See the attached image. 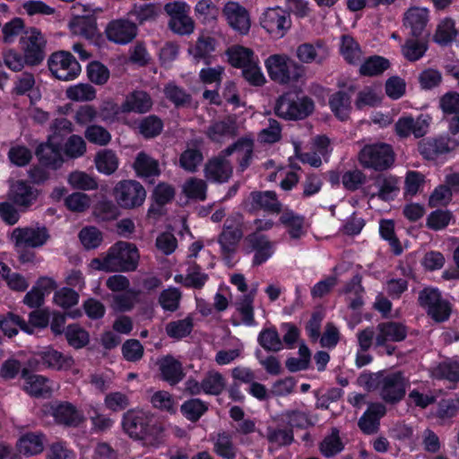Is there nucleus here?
Segmentation results:
<instances>
[{
    "instance_id": "obj_1",
    "label": "nucleus",
    "mask_w": 459,
    "mask_h": 459,
    "mask_svg": "<svg viewBox=\"0 0 459 459\" xmlns=\"http://www.w3.org/2000/svg\"><path fill=\"white\" fill-rule=\"evenodd\" d=\"M121 424L123 430L134 439L155 446L163 442L164 429L148 411L128 410L123 414Z\"/></svg>"
},
{
    "instance_id": "obj_2",
    "label": "nucleus",
    "mask_w": 459,
    "mask_h": 459,
    "mask_svg": "<svg viewBox=\"0 0 459 459\" xmlns=\"http://www.w3.org/2000/svg\"><path fill=\"white\" fill-rule=\"evenodd\" d=\"M139 252L136 246L126 241L112 245L105 256L96 258L93 263L98 268L107 272H133L138 266Z\"/></svg>"
},
{
    "instance_id": "obj_3",
    "label": "nucleus",
    "mask_w": 459,
    "mask_h": 459,
    "mask_svg": "<svg viewBox=\"0 0 459 459\" xmlns=\"http://www.w3.org/2000/svg\"><path fill=\"white\" fill-rule=\"evenodd\" d=\"M243 238V217L237 213L226 219L217 242L220 246L221 260L228 267L236 264V255L239 242Z\"/></svg>"
},
{
    "instance_id": "obj_4",
    "label": "nucleus",
    "mask_w": 459,
    "mask_h": 459,
    "mask_svg": "<svg viewBox=\"0 0 459 459\" xmlns=\"http://www.w3.org/2000/svg\"><path fill=\"white\" fill-rule=\"evenodd\" d=\"M270 79L279 84L296 83L305 75V67L285 54H273L264 61Z\"/></svg>"
},
{
    "instance_id": "obj_5",
    "label": "nucleus",
    "mask_w": 459,
    "mask_h": 459,
    "mask_svg": "<svg viewBox=\"0 0 459 459\" xmlns=\"http://www.w3.org/2000/svg\"><path fill=\"white\" fill-rule=\"evenodd\" d=\"M395 154L392 145L385 143L366 144L359 153V160L364 169L384 171L394 163Z\"/></svg>"
},
{
    "instance_id": "obj_6",
    "label": "nucleus",
    "mask_w": 459,
    "mask_h": 459,
    "mask_svg": "<svg viewBox=\"0 0 459 459\" xmlns=\"http://www.w3.org/2000/svg\"><path fill=\"white\" fill-rule=\"evenodd\" d=\"M314 108L315 104L310 98H298L285 93L277 100L274 113L285 120H301L312 114Z\"/></svg>"
},
{
    "instance_id": "obj_7",
    "label": "nucleus",
    "mask_w": 459,
    "mask_h": 459,
    "mask_svg": "<svg viewBox=\"0 0 459 459\" xmlns=\"http://www.w3.org/2000/svg\"><path fill=\"white\" fill-rule=\"evenodd\" d=\"M407 380L401 371L384 373L382 371L376 375V388L383 401L394 404L405 395Z\"/></svg>"
},
{
    "instance_id": "obj_8",
    "label": "nucleus",
    "mask_w": 459,
    "mask_h": 459,
    "mask_svg": "<svg viewBox=\"0 0 459 459\" xmlns=\"http://www.w3.org/2000/svg\"><path fill=\"white\" fill-rule=\"evenodd\" d=\"M244 249L247 254H253L252 266L257 267L265 264L274 255L276 243L270 240L267 235L251 232L245 238Z\"/></svg>"
},
{
    "instance_id": "obj_9",
    "label": "nucleus",
    "mask_w": 459,
    "mask_h": 459,
    "mask_svg": "<svg viewBox=\"0 0 459 459\" xmlns=\"http://www.w3.org/2000/svg\"><path fill=\"white\" fill-rule=\"evenodd\" d=\"M51 74L60 81H72L81 73V65L75 57L68 51L53 53L48 60Z\"/></svg>"
},
{
    "instance_id": "obj_10",
    "label": "nucleus",
    "mask_w": 459,
    "mask_h": 459,
    "mask_svg": "<svg viewBox=\"0 0 459 459\" xmlns=\"http://www.w3.org/2000/svg\"><path fill=\"white\" fill-rule=\"evenodd\" d=\"M113 194L117 204L124 209L139 207L146 198L144 187L136 180L119 181Z\"/></svg>"
},
{
    "instance_id": "obj_11",
    "label": "nucleus",
    "mask_w": 459,
    "mask_h": 459,
    "mask_svg": "<svg viewBox=\"0 0 459 459\" xmlns=\"http://www.w3.org/2000/svg\"><path fill=\"white\" fill-rule=\"evenodd\" d=\"M47 41L42 33L36 28L25 31L20 39V45L27 60V65H40L46 56Z\"/></svg>"
},
{
    "instance_id": "obj_12",
    "label": "nucleus",
    "mask_w": 459,
    "mask_h": 459,
    "mask_svg": "<svg viewBox=\"0 0 459 459\" xmlns=\"http://www.w3.org/2000/svg\"><path fill=\"white\" fill-rule=\"evenodd\" d=\"M245 209L250 213L263 211L269 214H279L282 212V204L275 191H252L244 201Z\"/></svg>"
},
{
    "instance_id": "obj_13",
    "label": "nucleus",
    "mask_w": 459,
    "mask_h": 459,
    "mask_svg": "<svg viewBox=\"0 0 459 459\" xmlns=\"http://www.w3.org/2000/svg\"><path fill=\"white\" fill-rule=\"evenodd\" d=\"M260 24L269 34L281 39L291 27L290 14L280 7L268 8L263 13Z\"/></svg>"
},
{
    "instance_id": "obj_14",
    "label": "nucleus",
    "mask_w": 459,
    "mask_h": 459,
    "mask_svg": "<svg viewBox=\"0 0 459 459\" xmlns=\"http://www.w3.org/2000/svg\"><path fill=\"white\" fill-rule=\"evenodd\" d=\"M11 238L17 248H37L44 246L49 238L46 227H24L13 230Z\"/></svg>"
},
{
    "instance_id": "obj_15",
    "label": "nucleus",
    "mask_w": 459,
    "mask_h": 459,
    "mask_svg": "<svg viewBox=\"0 0 459 459\" xmlns=\"http://www.w3.org/2000/svg\"><path fill=\"white\" fill-rule=\"evenodd\" d=\"M137 26L128 19H116L110 21L106 29L107 39L118 45L130 43L137 35Z\"/></svg>"
},
{
    "instance_id": "obj_16",
    "label": "nucleus",
    "mask_w": 459,
    "mask_h": 459,
    "mask_svg": "<svg viewBox=\"0 0 459 459\" xmlns=\"http://www.w3.org/2000/svg\"><path fill=\"white\" fill-rule=\"evenodd\" d=\"M222 13L229 25L241 35L248 33L251 26L250 16L247 10L237 2H228Z\"/></svg>"
},
{
    "instance_id": "obj_17",
    "label": "nucleus",
    "mask_w": 459,
    "mask_h": 459,
    "mask_svg": "<svg viewBox=\"0 0 459 459\" xmlns=\"http://www.w3.org/2000/svg\"><path fill=\"white\" fill-rule=\"evenodd\" d=\"M299 60L303 64L322 65L330 56V48L323 39L302 43L296 50Z\"/></svg>"
},
{
    "instance_id": "obj_18",
    "label": "nucleus",
    "mask_w": 459,
    "mask_h": 459,
    "mask_svg": "<svg viewBox=\"0 0 459 459\" xmlns=\"http://www.w3.org/2000/svg\"><path fill=\"white\" fill-rule=\"evenodd\" d=\"M429 124L422 116L416 119L411 116H404L398 118L394 124V132L399 138H408L411 134L415 138L424 136L429 129Z\"/></svg>"
},
{
    "instance_id": "obj_19",
    "label": "nucleus",
    "mask_w": 459,
    "mask_h": 459,
    "mask_svg": "<svg viewBox=\"0 0 459 459\" xmlns=\"http://www.w3.org/2000/svg\"><path fill=\"white\" fill-rule=\"evenodd\" d=\"M376 345L385 344V342H400L407 337L408 327L397 321H385L376 327Z\"/></svg>"
},
{
    "instance_id": "obj_20",
    "label": "nucleus",
    "mask_w": 459,
    "mask_h": 459,
    "mask_svg": "<svg viewBox=\"0 0 459 459\" xmlns=\"http://www.w3.org/2000/svg\"><path fill=\"white\" fill-rule=\"evenodd\" d=\"M51 415L57 424L65 427H78L84 420L82 413L69 402L52 404Z\"/></svg>"
},
{
    "instance_id": "obj_21",
    "label": "nucleus",
    "mask_w": 459,
    "mask_h": 459,
    "mask_svg": "<svg viewBox=\"0 0 459 459\" xmlns=\"http://www.w3.org/2000/svg\"><path fill=\"white\" fill-rule=\"evenodd\" d=\"M37 361L43 367L53 370H67L72 368L74 359L48 346L36 353Z\"/></svg>"
},
{
    "instance_id": "obj_22",
    "label": "nucleus",
    "mask_w": 459,
    "mask_h": 459,
    "mask_svg": "<svg viewBox=\"0 0 459 459\" xmlns=\"http://www.w3.org/2000/svg\"><path fill=\"white\" fill-rule=\"evenodd\" d=\"M229 155H224L223 150L221 153L211 159L205 165L204 172L207 179L223 183L227 182L232 175V166L227 160Z\"/></svg>"
},
{
    "instance_id": "obj_23",
    "label": "nucleus",
    "mask_w": 459,
    "mask_h": 459,
    "mask_svg": "<svg viewBox=\"0 0 459 459\" xmlns=\"http://www.w3.org/2000/svg\"><path fill=\"white\" fill-rule=\"evenodd\" d=\"M160 379L176 385L185 377L182 363L172 355H166L158 361Z\"/></svg>"
},
{
    "instance_id": "obj_24",
    "label": "nucleus",
    "mask_w": 459,
    "mask_h": 459,
    "mask_svg": "<svg viewBox=\"0 0 459 459\" xmlns=\"http://www.w3.org/2000/svg\"><path fill=\"white\" fill-rule=\"evenodd\" d=\"M212 443V450L221 459H236L238 448L233 441V435L225 430H221L210 436Z\"/></svg>"
},
{
    "instance_id": "obj_25",
    "label": "nucleus",
    "mask_w": 459,
    "mask_h": 459,
    "mask_svg": "<svg viewBox=\"0 0 459 459\" xmlns=\"http://www.w3.org/2000/svg\"><path fill=\"white\" fill-rule=\"evenodd\" d=\"M385 412L386 409L382 403H370L358 421L359 428L367 435L377 433L379 429L380 419Z\"/></svg>"
},
{
    "instance_id": "obj_26",
    "label": "nucleus",
    "mask_w": 459,
    "mask_h": 459,
    "mask_svg": "<svg viewBox=\"0 0 459 459\" xmlns=\"http://www.w3.org/2000/svg\"><path fill=\"white\" fill-rule=\"evenodd\" d=\"M39 195L37 188L23 180H18L11 186L9 198L16 205L27 208L33 204Z\"/></svg>"
},
{
    "instance_id": "obj_27",
    "label": "nucleus",
    "mask_w": 459,
    "mask_h": 459,
    "mask_svg": "<svg viewBox=\"0 0 459 459\" xmlns=\"http://www.w3.org/2000/svg\"><path fill=\"white\" fill-rule=\"evenodd\" d=\"M237 152L238 156L239 170L245 171L251 163L254 152V140L250 137H240L235 143L223 150L224 155Z\"/></svg>"
},
{
    "instance_id": "obj_28",
    "label": "nucleus",
    "mask_w": 459,
    "mask_h": 459,
    "mask_svg": "<svg viewBox=\"0 0 459 459\" xmlns=\"http://www.w3.org/2000/svg\"><path fill=\"white\" fill-rule=\"evenodd\" d=\"M61 150L62 145L48 140L47 143L38 146L36 155L42 166L56 169L60 168L64 162Z\"/></svg>"
},
{
    "instance_id": "obj_29",
    "label": "nucleus",
    "mask_w": 459,
    "mask_h": 459,
    "mask_svg": "<svg viewBox=\"0 0 459 459\" xmlns=\"http://www.w3.org/2000/svg\"><path fill=\"white\" fill-rule=\"evenodd\" d=\"M237 125L233 119L226 118L212 122L206 129L205 134L212 143H222L237 134Z\"/></svg>"
},
{
    "instance_id": "obj_30",
    "label": "nucleus",
    "mask_w": 459,
    "mask_h": 459,
    "mask_svg": "<svg viewBox=\"0 0 459 459\" xmlns=\"http://www.w3.org/2000/svg\"><path fill=\"white\" fill-rule=\"evenodd\" d=\"M152 107V100L150 94L144 91H134L126 97L120 109L123 113L143 114L148 112Z\"/></svg>"
},
{
    "instance_id": "obj_31",
    "label": "nucleus",
    "mask_w": 459,
    "mask_h": 459,
    "mask_svg": "<svg viewBox=\"0 0 459 459\" xmlns=\"http://www.w3.org/2000/svg\"><path fill=\"white\" fill-rule=\"evenodd\" d=\"M429 22L428 8L413 6L409 8L403 15V25L411 30L413 37H419L425 30Z\"/></svg>"
},
{
    "instance_id": "obj_32",
    "label": "nucleus",
    "mask_w": 459,
    "mask_h": 459,
    "mask_svg": "<svg viewBox=\"0 0 459 459\" xmlns=\"http://www.w3.org/2000/svg\"><path fill=\"white\" fill-rule=\"evenodd\" d=\"M352 87L347 91H338L329 98V106L334 116L342 121L349 118L351 111V92Z\"/></svg>"
},
{
    "instance_id": "obj_33",
    "label": "nucleus",
    "mask_w": 459,
    "mask_h": 459,
    "mask_svg": "<svg viewBox=\"0 0 459 459\" xmlns=\"http://www.w3.org/2000/svg\"><path fill=\"white\" fill-rule=\"evenodd\" d=\"M340 55L351 65H358L362 62L363 51L359 42L351 35L344 34L340 39Z\"/></svg>"
},
{
    "instance_id": "obj_34",
    "label": "nucleus",
    "mask_w": 459,
    "mask_h": 459,
    "mask_svg": "<svg viewBox=\"0 0 459 459\" xmlns=\"http://www.w3.org/2000/svg\"><path fill=\"white\" fill-rule=\"evenodd\" d=\"M217 41L211 36H200L195 44L189 48L190 55L196 62L203 61L205 65L212 64V53L215 51Z\"/></svg>"
},
{
    "instance_id": "obj_35",
    "label": "nucleus",
    "mask_w": 459,
    "mask_h": 459,
    "mask_svg": "<svg viewBox=\"0 0 459 459\" xmlns=\"http://www.w3.org/2000/svg\"><path fill=\"white\" fill-rule=\"evenodd\" d=\"M45 435L41 432L23 434L17 442L18 451L26 456L40 454L44 449Z\"/></svg>"
},
{
    "instance_id": "obj_36",
    "label": "nucleus",
    "mask_w": 459,
    "mask_h": 459,
    "mask_svg": "<svg viewBox=\"0 0 459 459\" xmlns=\"http://www.w3.org/2000/svg\"><path fill=\"white\" fill-rule=\"evenodd\" d=\"M22 377L25 381V391L32 396H45L51 391L48 384V379L43 376L30 374L29 369L23 368L22 370Z\"/></svg>"
},
{
    "instance_id": "obj_37",
    "label": "nucleus",
    "mask_w": 459,
    "mask_h": 459,
    "mask_svg": "<svg viewBox=\"0 0 459 459\" xmlns=\"http://www.w3.org/2000/svg\"><path fill=\"white\" fill-rule=\"evenodd\" d=\"M432 379L448 382V388H454V385L459 381V362L446 359L439 363L432 369Z\"/></svg>"
},
{
    "instance_id": "obj_38",
    "label": "nucleus",
    "mask_w": 459,
    "mask_h": 459,
    "mask_svg": "<svg viewBox=\"0 0 459 459\" xmlns=\"http://www.w3.org/2000/svg\"><path fill=\"white\" fill-rule=\"evenodd\" d=\"M71 31L88 39L98 35L97 20L92 15L76 16L69 23Z\"/></svg>"
},
{
    "instance_id": "obj_39",
    "label": "nucleus",
    "mask_w": 459,
    "mask_h": 459,
    "mask_svg": "<svg viewBox=\"0 0 459 459\" xmlns=\"http://www.w3.org/2000/svg\"><path fill=\"white\" fill-rule=\"evenodd\" d=\"M13 92L18 96L27 95L31 104L41 98L39 91L35 88L34 75L30 73H23L17 78Z\"/></svg>"
},
{
    "instance_id": "obj_40",
    "label": "nucleus",
    "mask_w": 459,
    "mask_h": 459,
    "mask_svg": "<svg viewBox=\"0 0 459 459\" xmlns=\"http://www.w3.org/2000/svg\"><path fill=\"white\" fill-rule=\"evenodd\" d=\"M280 222L288 229V234L292 239H299L305 235V217L294 212L292 210L283 211L279 219Z\"/></svg>"
},
{
    "instance_id": "obj_41",
    "label": "nucleus",
    "mask_w": 459,
    "mask_h": 459,
    "mask_svg": "<svg viewBox=\"0 0 459 459\" xmlns=\"http://www.w3.org/2000/svg\"><path fill=\"white\" fill-rule=\"evenodd\" d=\"M459 412V403L456 400L448 398L440 400L436 406L432 416L439 425H446L452 422Z\"/></svg>"
},
{
    "instance_id": "obj_42",
    "label": "nucleus",
    "mask_w": 459,
    "mask_h": 459,
    "mask_svg": "<svg viewBox=\"0 0 459 459\" xmlns=\"http://www.w3.org/2000/svg\"><path fill=\"white\" fill-rule=\"evenodd\" d=\"M134 169L141 178L157 177L160 174L159 161L143 152L137 154Z\"/></svg>"
},
{
    "instance_id": "obj_43",
    "label": "nucleus",
    "mask_w": 459,
    "mask_h": 459,
    "mask_svg": "<svg viewBox=\"0 0 459 459\" xmlns=\"http://www.w3.org/2000/svg\"><path fill=\"white\" fill-rule=\"evenodd\" d=\"M229 63L236 68H243L258 59L254 51L243 46L235 45L229 48L226 51Z\"/></svg>"
},
{
    "instance_id": "obj_44",
    "label": "nucleus",
    "mask_w": 459,
    "mask_h": 459,
    "mask_svg": "<svg viewBox=\"0 0 459 459\" xmlns=\"http://www.w3.org/2000/svg\"><path fill=\"white\" fill-rule=\"evenodd\" d=\"M18 328L27 333H32L30 325L19 316L8 313L6 316H0V329L8 337L17 334Z\"/></svg>"
},
{
    "instance_id": "obj_45",
    "label": "nucleus",
    "mask_w": 459,
    "mask_h": 459,
    "mask_svg": "<svg viewBox=\"0 0 459 459\" xmlns=\"http://www.w3.org/2000/svg\"><path fill=\"white\" fill-rule=\"evenodd\" d=\"M390 66V62L385 57L372 56L360 63L359 74L363 76H377L382 74Z\"/></svg>"
},
{
    "instance_id": "obj_46",
    "label": "nucleus",
    "mask_w": 459,
    "mask_h": 459,
    "mask_svg": "<svg viewBox=\"0 0 459 459\" xmlns=\"http://www.w3.org/2000/svg\"><path fill=\"white\" fill-rule=\"evenodd\" d=\"M452 313L451 303L441 296L438 290L432 288V320L445 322Z\"/></svg>"
},
{
    "instance_id": "obj_47",
    "label": "nucleus",
    "mask_w": 459,
    "mask_h": 459,
    "mask_svg": "<svg viewBox=\"0 0 459 459\" xmlns=\"http://www.w3.org/2000/svg\"><path fill=\"white\" fill-rule=\"evenodd\" d=\"M74 126L70 120L65 117L56 118L50 126V134L48 140L62 145L65 137L73 133Z\"/></svg>"
},
{
    "instance_id": "obj_48",
    "label": "nucleus",
    "mask_w": 459,
    "mask_h": 459,
    "mask_svg": "<svg viewBox=\"0 0 459 459\" xmlns=\"http://www.w3.org/2000/svg\"><path fill=\"white\" fill-rule=\"evenodd\" d=\"M207 411L208 403L198 398L186 400L180 407L182 415L192 422L199 420Z\"/></svg>"
},
{
    "instance_id": "obj_49",
    "label": "nucleus",
    "mask_w": 459,
    "mask_h": 459,
    "mask_svg": "<svg viewBox=\"0 0 459 459\" xmlns=\"http://www.w3.org/2000/svg\"><path fill=\"white\" fill-rule=\"evenodd\" d=\"M344 449V444L339 436V430L333 429L332 433L326 436L319 445L321 454L327 458L333 457Z\"/></svg>"
},
{
    "instance_id": "obj_50",
    "label": "nucleus",
    "mask_w": 459,
    "mask_h": 459,
    "mask_svg": "<svg viewBox=\"0 0 459 459\" xmlns=\"http://www.w3.org/2000/svg\"><path fill=\"white\" fill-rule=\"evenodd\" d=\"M379 234L383 239L388 241L395 255H399L403 253L401 242L395 235L394 221L393 220L383 219L380 221Z\"/></svg>"
},
{
    "instance_id": "obj_51",
    "label": "nucleus",
    "mask_w": 459,
    "mask_h": 459,
    "mask_svg": "<svg viewBox=\"0 0 459 459\" xmlns=\"http://www.w3.org/2000/svg\"><path fill=\"white\" fill-rule=\"evenodd\" d=\"M95 163L100 173L111 175L118 167V158L112 150H103L97 153Z\"/></svg>"
},
{
    "instance_id": "obj_52",
    "label": "nucleus",
    "mask_w": 459,
    "mask_h": 459,
    "mask_svg": "<svg viewBox=\"0 0 459 459\" xmlns=\"http://www.w3.org/2000/svg\"><path fill=\"white\" fill-rule=\"evenodd\" d=\"M194 328L193 318L188 316L184 319L171 321L166 325V333L172 339L180 340L191 333Z\"/></svg>"
},
{
    "instance_id": "obj_53",
    "label": "nucleus",
    "mask_w": 459,
    "mask_h": 459,
    "mask_svg": "<svg viewBox=\"0 0 459 459\" xmlns=\"http://www.w3.org/2000/svg\"><path fill=\"white\" fill-rule=\"evenodd\" d=\"M204 393L206 394L219 395L225 388V378L218 371L210 370L202 380Z\"/></svg>"
},
{
    "instance_id": "obj_54",
    "label": "nucleus",
    "mask_w": 459,
    "mask_h": 459,
    "mask_svg": "<svg viewBox=\"0 0 459 459\" xmlns=\"http://www.w3.org/2000/svg\"><path fill=\"white\" fill-rule=\"evenodd\" d=\"M456 34L455 22L450 18H445L437 26L434 40L439 45L446 46L454 40Z\"/></svg>"
},
{
    "instance_id": "obj_55",
    "label": "nucleus",
    "mask_w": 459,
    "mask_h": 459,
    "mask_svg": "<svg viewBox=\"0 0 459 459\" xmlns=\"http://www.w3.org/2000/svg\"><path fill=\"white\" fill-rule=\"evenodd\" d=\"M65 335L68 344L74 349L83 348L90 342L88 332L76 324L69 325Z\"/></svg>"
},
{
    "instance_id": "obj_56",
    "label": "nucleus",
    "mask_w": 459,
    "mask_h": 459,
    "mask_svg": "<svg viewBox=\"0 0 459 459\" xmlns=\"http://www.w3.org/2000/svg\"><path fill=\"white\" fill-rule=\"evenodd\" d=\"M138 129L144 138H154L161 133L163 122L158 116L150 115L139 122Z\"/></svg>"
},
{
    "instance_id": "obj_57",
    "label": "nucleus",
    "mask_w": 459,
    "mask_h": 459,
    "mask_svg": "<svg viewBox=\"0 0 459 459\" xmlns=\"http://www.w3.org/2000/svg\"><path fill=\"white\" fill-rule=\"evenodd\" d=\"M257 341L264 350L269 351H279L283 347L275 327L262 330L258 335Z\"/></svg>"
},
{
    "instance_id": "obj_58",
    "label": "nucleus",
    "mask_w": 459,
    "mask_h": 459,
    "mask_svg": "<svg viewBox=\"0 0 459 459\" xmlns=\"http://www.w3.org/2000/svg\"><path fill=\"white\" fill-rule=\"evenodd\" d=\"M266 438L271 444L283 446H290L294 440V436L291 428L268 427Z\"/></svg>"
},
{
    "instance_id": "obj_59",
    "label": "nucleus",
    "mask_w": 459,
    "mask_h": 459,
    "mask_svg": "<svg viewBox=\"0 0 459 459\" xmlns=\"http://www.w3.org/2000/svg\"><path fill=\"white\" fill-rule=\"evenodd\" d=\"M84 137L91 143L99 146H106L111 141V134L102 126L90 125L84 131Z\"/></svg>"
},
{
    "instance_id": "obj_60",
    "label": "nucleus",
    "mask_w": 459,
    "mask_h": 459,
    "mask_svg": "<svg viewBox=\"0 0 459 459\" xmlns=\"http://www.w3.org/2000/svg\"><path fill=\"white\" fill-rule=\"evenodd\" d=\"M254 295L252 293L244 294L237 302V309L241 316L244 325L253 326L256 325L254 317Z\"/></svg>"
},
{
    "instance_id": "obj_61",
    "label": "nucleus",
    "mask_w": 459,
    "mask_h": 459,
    "mask_svg": "<svg viewBox=\"0 0 459 459\" xmlns=\"http://www.w3.org/2000/svg\"><path fill=\"white\" fill-rule=\"evenodd\" d=\"M66 96L74 101H91L96 98V90L89 83H78L67 89Z\"/></svg>"
},
{
    "instance_id": "obj_62",
    "label": "nucleus",
    "mask_w": 459,
    "mask_h": 459,
    "mask_svg": "<svg viewBox=\"0 0 459 459\" xmlns=\"http://www.w3.org/2000/svg\"><path fill=\"white\" fill-rule=\"evenodd\" d=\"M79 238L85 249H95L99 247L102 241V232L94 226L84 227L79 233Z\"/></svg>"
},
{
    "instance_id": "obj_63",
    "label": "nucleus",
    "mask_w": 459,
    "mask_h": 459,
    "mask_svg": "<svg viewBox=\"0 0 459 459\" xmlns=\"http://www.w3.org/2000/svg\"><path fill=\"white\" fill-rule=\"evenodd\" d=\"M181 292L178 288L163 290L159 296V303L165 311L174 312L179 307Z\"/></svg>"
},
{
    "instance_id": "obj_64",
    "label": "nucleus",
    "mask_w": 459,
    "mask_h": 459,
    "mask_svg": "<svg viewBox=\"0 0 459 459\" xmlns=\"http://www.w3.org/2000/svg\"><path fill=\"white\" fill-rule=\"evenodd\" d=\"M203 160L204 156L200 150L188 148L181 153L179 165L188 172H195Z\"/></svg>"
}]
</instances>
